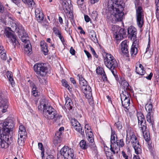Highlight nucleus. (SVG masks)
I'll return each mask as SVG.
<instances>
[{"label": "nucleus", "instance_id": "nucleus-45", "mask_svg": "<svg viewBox=\"0 0 159 159\" xmlns=\"http://www.w3.org/2000/svg\"><path fill=\"white\" fill-rule=\"evenodd\" d=\"M59 136H56L53 140V142L54 144L56 145L60 142V140L59 139Z\"/></svg>", "mask_w": 159, "mask_h": 159}, {"label": "nucleus", "instance_id": "nucleus-64", "mask_svg": "<svg viewBox=\"0 0 159 159\" xmlns=\"http://www.w3.org/2000/svg\"><path fill=\"white\" fill-rule=\"evenodd\" d=\"M62 134L61 132L57 131L56 133V136H60Z\"/></svg>", "mask_w": 159, "mask_h": 159}, {"label": "nucleus", "instance_id": "nucleus-47", "mask_svg": "<svg viewBox=\"0 0 159 159\" xmlns=\"http://www.w3.org/2000/svg\"><path fill=\"white\" fill-rule=\"evenodd\" d=\"M0 57L3 61H5L7 58L6 53H3L0 54Z\"/></svg>", "mask_w": 159, "mask_h": 159}, {"label": "nucleus", "instance_id": "nucleus-20", "mask_svg": "<svg viewBox=\"0 0 159 159\" xmlns=\"http://www.w3.org/2000/svg\"><path fill=\"white\" fill-rule=\"evenodd\" d=\"M96 73L99 75H101L102 76V78L104 81L107 80L106 75L105 74L104 70L102 68L98 67L96 69Z\"/></svg>", "mask_w": 159, "mask_h": 159}, {"label": "nucleus", "instance_id": "nucleus-57", "mask_svg": "<svg viewBox=\"0 0 159 159\" xmlns=\"http://www.w3.org/2000/svg\"><path fill=\"white\" fill-rule=\"evenodd\" d=\"M70 53L72 55H74L75 53V51L72 47H71L70 50Z\"/></svg>", "mask_w": 159, "mask_h": 159}, {"label": "nucleus", "instance_id": "nucleus-58", "mask_svg": "<svg viewBox=\"0 0 159 159\" xmlns=\"http://www.w3.org/2000/svg\"><path fill=\"white\" fill-rule=\"evenodd\" d=\"M152 73H151L148 76H147L146 77V78L148 80H150L152 78Z\"/></svg>", "mask_w": 159, "mask_h": 159}, {"label": "nucleus", "instance_id": "nucleus-43", "mask_svg": "<svg viewBox=\"0 0 159 159\" xmlns=\"http://www.w3.org/2000/svg\"><path fill=\"white\" fill-rule=\"evenodd\" d=\"M70 122L72 127L74 128L78 124L79 122L75 119H72L70 120Z\"/></svg>", "mask_w": 159, "mask_h": 159}, {"label": "nucleus", "instance_id": "nucleus-35", "mask_svg": "<svg viewBox=\"0 0 159 159\" xmlns=\"http://www.w3.org/2000/svg\"><path fill=\"white\" fill-rule=\"evenodd\" d=\"M22 2L29 7L34 5L35 3L33 0H22Z\"/></svg>", "mask_w": 159, "mask_h": 159}, {"label": "nucleus", "instance_id": "nucleus-37", "mask_svg": "<svg viewBox=\"0 0 159 159\" xmlns=\"http://www.w3.org/2000/svg\"><path fill=\"white\" fill-rule=\"evenodd\" d=\"M80 148L82 149H86L88 147V145L86 144V142L84 140H82L80 143Z\"/></svg>", "mask_w": 159, "mask_h": 159}, {"label": "nucleus", "instance_id": "nucleus-38", "mask_svg": "<svg viewBox=\"0 0 159 159\" xmlns=\"http://www.w3.org/2000/svg\"><path fill=\"white\" fill-rule=\"evenodd\" d=\"M11 25L12 28V30H15L17 29H19L21 27L20 25H19V24L17 23L12 22Z\"/></svg>", "mask_w": 159, "mask_h": 159}, {"label": "nucleus", "instance_id": "nucleus-17", "mask_svg": "<svg viewBox=\"0 0 159 159\" xmlns=\"http://www.w3.org/2000/svg\"><path fill=\"white\" fill-rule=\"evenodd\" d=\"M128 32L129 37L131 39L134 40L136 38L137 31L134 27L133 26L129 27L128 29Z\"/></svg>", "mask_w": 159, "mask_h": 159}, {"label": "nucleus", "instance_id": "nucleus-60", "mask_svg": "<svg viewBox=\"0 0 159 159\" xmlns=\"http://www.w3.org/2000/svg\"><path fill=\"white\" fill-rule=\"evenodd\" d=\"M156 16L157 19L159 20V9L156 10Z\"/></svg>", "mask_w": 159, "mask_h": 159}, {"label": "nucleus", "instance_id": "nucleus-40", "mask_svg": "<svg viewBox=\"0 0 159 159\" xmlns=\"http://www.w3.org/2000/svg\"><path fill=\"white\" fill-rule=\"evenodd\" d=\"M134 44V43L133 46H132L131 49V53L132 55H135L137 53V48H135V45Z\"/></svg>", "mask_w": 159, "mask_h": 159}, {"label": "nucleus", "instance_id": "nucleus-28", "mask_svg": "<svg viewBox=\"0 0 159 159\" xmlns=\"http://www.w3.org/2000/svg\"><path fill=\"white\" fill-rule=\"evenodd\" d=\"M11 29L9 27H7L5 29V34L6 36L10 39H11L14 35L11 32Z\"/></svg>", "mask_w": 159, "mask_h": 159}, {"label": "nucleus", "instance_id": "nucleus-3", "mask_svg": "<svg viewBox=\"0 0 159 159\" xmlns=\"http://www.w3.org/2000/svg\"><path fill=\"white\" fill-rule=\"evenodd\" d=\"M124 7V5H121L115 6L113 8H108L111 13V16L113 23H116L118 21H122L124 15L122 12Z\"/></svg>", "mask_w": 159, "mask_h": 159}, {"label": "nucleus", "instance_id": "nucleus-12", "mask_svg": "<svg viewBox=\"0 0 159 159\" xmlns=\"http://www.w3.org/2000/svg\"><path fill=\"white\" fill-rule=\"evenodd\" d=\"M8 107V100L5 98L2 93L0 90V107L1 112L3 113L6 112Z\"/></svg>", "mask_w": 159, "mask_h": 159}, {"label": "nucleus", "instance_id": "nucleus-11", "mask_svg": "<svg viewBox=\"0 0 159 159\" xmlns=\"http://www.w3.org/2000/svg\"><path fill=\"white\" fill-rule=\"evenodd\" d=\"M136 16L137 25L141 28L143 24L144 15L143 10L140 7H139L136 9Z\"/></svg>", "mask_w": 159, "mask_h": 159}, {"label": "nucleus", "instance_id": "nucleus-25", "mask_svg": "<svg viewBox=\"0 0 159 159\" xmlns=\"http://www.w3.org/2000/svg\"><path fill=\"white\" fill-rule=\"evenodd\" d=\"M62 2L61 3L62 8L63 9L66 11H66H69L70 10V7L71 4L69 5L68 2L66 0H62Z\"/></svg>", "mask_w": 159, "mask_h": 159}, {"label": "nucleus", "instance_id": "nucleus-49", "mask_svg": "<svg viewBox=\"0 0 159 159\" xmlns=\"http://www.w3.org/2000/svg\"><path fill=\"white\" fill-rule=\"evenodd\" d=\"M98 15L97 12L96 11H93L91 16L93 19H95L97 17Z\"/></svg>", "mask_w": 159, "mask_h": 159}, {"label": "nucleus", "instance_id": "nucleus-50", "mask_svg": "<svg viewBox=\"0 0 159 159\" xmlns=\"http://www.w3.org/2000/svg\"><path fill=\"white\" fill-rule=\"evenodd\" d=\"M6 53V52L5 50L4 47L0 45V54Z\"/></svg>", "mask_w": 159, "mask_h": 159}, {"label": "nucleus", "instance_id": "nucleus-6", "mask_svg": "<svg viewBox=\"0 0 159 159\" xmlns=\"http://www.w3.org/2000/svg\"><path fill=\"white\" fill-rule=\"evenodd\" d=\"M58 159H77L75 156L74 151L72 149L67 146H64L57 154Z\"/></svg>", "mask_w": 159, "mask_h": 159}, {"label": "nucleus", "instance_id": "nucleus-4", "mask_svg": "<svg viewBox=\"0 0 159 159\" xmlns=\"http://www.w3.org/2000/svg\"><path fill=\"white\" fill-rule=\"evenodd\" d=\"M126 136L127 137L128 136L130 137V141L132 144L136 153L138 154L140 153L141 151V146L139 144V142L137 140L136 136L132 131V128L130 127H128L126 130Z\"/></svg>", "mask_w": 159, "mask_h": 159}, {"label": "nucleus", "instance_id": "nucleus-42", "mask_svg": "<svg viewBox=\"0 0 159 159\" xmlns=\"http://www.w3.org/2000/svg\"><path fill=\"white\" fill-rule=\"evenodd\" d=\"M10 39L13 45L14 46L18 43V41L16 39V36L14 35Z\"/></svg>", "mask_w": 159, "mask_h": 159}, {"label": "nucleus", "instance_id": "nucleus-39", "mask_svg": "<svg viewBox=\"0 0 159 159\" xmlns=\"http://www.w3.org/2000/svg\"><path fill=\"white\" fill-rule=\"evenodd\" d=\"M32 94L34 97H36L38 95V91L37 90V88L36 86L34 84H33L32 85Z\"/></svg>", "mask_w": 159, "mask_h": 159}, {"label": "nucleus", "instance_id": "nucleus-41", "mask_svg": "<svg viewBox=\"0 0 159 159\" xmlns=\"http://www.w3.org/2000/svg\"><path fill=\"white\" fill-rule=\"evenodd\" d=\"M116 143H117V145L119 147V149L120 150V147H122L124 145V142L123 139H120L119 140H116Z\"/></svg>", "mask_w": 159, "mask_h": 159}, {"label": "nucleus", "instance_id": "nucleus-33", "mask_svg": "<svg viewBox=\"0 0 159 159\" xmlns=\"http://www.w3.org/2000/svg\"><path fill=\"white\" fill-rule=\"evenodd\" d=\"M151 113H148L146 116L147 121L152 125L154 124V121L152 116H151Z\"/></svg>", "mask_w": 159, "mask_h": 159}, {"label": "nucleus", "instance_id": "nucleus-2", "mask_svg": "<svg viewBox=\"0 0 159 159\" xmlns=\"http://www.w3.org/2000/svg\"><path fill=\"white\" fill-rule=\"evenodd\" d=\"M38 107L39 110H43L44 116L48 119L56 118L55 120H56L61 117L58 116H57L56 111L49 105L48 101L45 98H43L41 100L40 105Z\"/></svg>", "mask_w": 159, "mask_h": 159}, {"label": "nucleus", "instance_id": "nucleus-10", "mask_svg": "<svg viewBox=\"0 0 159 159\" xmlns=\"http://www.w3.org/2000/svg\"><path fill=\"white\" fill-rule=\"evenodd\" d=\"M129 96V92L126 91H123L122 93L120 94L122 105L127 110L129 109L128 107L130 103Z\"/></svg>", "mask_w": 159, "mask_h": 159}, {"label": "nucleus", "instance_id": "nucleus-31", "mask_svg": "<svg viewBox=\"0 0 159 159\" xmlns=\"http://www.w3.org/2000/svg\"><path fill=\"white\" fill-rule=\"evenodd\" d=\"M79 79V83L81 86V88L83 86H85L88 85L87 81L83 78L81 76L78 75Z\"/></svg>", "mask_w": 159, "mask_h": 159}, {"label": "nucleus", "instance_id": "nucleus-13", "mask_svg": "<svg viewBox=\"0 0 159 159\" xmlns=\"http://www.w3.org/2000/svg\"><path fill=\"white\" fill-rule=\"evenodd\" d=\"M28 38L27 35L25 34L21 36V39L22 41L25 43L24 50L25 53L27 54H29L32 50L31 45Z\"/></svg>", "mask_w": 159, "mask_h": 159}, {"label": "nucleus", "instance_id": "nucleus-30", "mask_svg": "<svg viewBox=\"0 0 159 159\" xmlns=\"http://www.w3.org/2000/svg\"><path fill=\"white\" fill-rule=\"evenodd\" d=\"M74 129L79 132L81 135H83L84 134V130L82 129L80 124L79 123L78 124L73 128Z\"/></svg>", "mask_w": 159, "mask_h": 159}, {"label": "nucleus", "instance_id": "nucleus-1", "mask_svg": "<svg viewBox=\"0 0 159 159\" xmlns=\"http://www.w3.org/2000/svg\"><path fill=\"white\" fill-rule=\"evenodd\" d=\"M13 127L11 122L5 121L0 123V146L2 148H6L11 143L10 132Z\"/></svg>", "mask_w": 159, "mask_h": 159}, {"label": "nucleus", "instance_id": "nucleus-51", "mask_svg": "<svg viewBox=\"0 0 159 159\" xmlns=\"http://www.w3.org/2000/svg\"><path fill=\"white\" fill-rule=\"evenodd\" d=\"M72 104H65V107L68 110H70L72 108V107L71 106Z\"/></svg>", "mask_w": 159, "mask_h": 159}, {"label": "nucleus", "instance_id": "nucleus-48", "mask_svg": "<svg viewBox=\"0 0 159 159\" xmlns=\"http://www.w3.org/2000/svg\"><path fill=\"white\" fill-rule=\"evenodd\" d=\"M53 30L54 34L58 36L61 34L60 31L55 27L53 28Z\"/></svg>", "mask_w": 159, "mask_h": 159}, {"label": "nucleus", "instance_id": "nucleus-63", "mask_svg": "<svg viewBox=\"0 0 159 159\" xmlns=\"http://www.w3.org/2000/svg\"><path fill=\"white\" fill-rule=\"evenodd\" d=\"M58 37L62 43L64 42V39L63 36L61 35V34L59 35Z\"/></svg>", "mask_w": 159, "mask_h": 159}, {"label": "nucleus", "instance_id": "nucleus-21", "mask_svg": "<svg viewBox=\"0 0 159 159\" xmlns=\"http://www.w3.org/2000/svg\"><path fill=\"white\" fill-rule=\"evenodd\" d=\"M136 71L137 74L141 75H143L145 73L143 66L141 64H139L136 66Z\"/></svg>", "mask_w": 159, "mask_h": 159}, {"label": "nucleus", "instance_id": "nucleus-61", "mask_svg": "<svg viewBox=\"0 0 159 159\" xmlns=\"http://www.w3.org/2000/svg\"><path fill=\"white\" fill-rule=\"evenodd\" d=\"M46 159H55V158L52 155H49L47 156Z\"/></svg>", "mask_w": 159, "mask_h": 159}, {"label": "nucleus", "instance_id": "nucleus-46", "mask_svg": "<svg viewBox=\"0 0 159 159\" xmlns=\"http://www.w3.org/2000/svg\"><path fill=\"white\" fill-rule=\"evenodd\" d=\"M61 83L63 86H65L69 90H70V86L67 84V82L65 80H62L61 81Z\"/></svg>", "mask_w": 159, "mask_h": 159}, {"label": "nucleus", "instance_id": "nucleus-8", "mask_svg": "<svg viewBox=\"0 0 159 159\" xmlns=\"http://www.w3.org/2000/svg\"><path fill=\"white\" fill-rule=\"evenodd\" d=\"M111 30L113 32L115 39L117 40H120L126 37L125 30L118 26L114 25L112 27Z\"/></svg>", "mask_w": 159, "mask_h": 159}, {"label": "nucleus", "instance_id": "nucleus-36", "mask_svg": "<svg viewBox=\"0 0 159 159\" xmlns=\"http://www.w3.org/2000/svg\"><path fill=\"white\" fill-rule=\"evenodd\" d=\"M145 108L146 110L148 111V113H151L152 108V104L151 103H147L145 105Z\"/></svg>", "mask_w": 159, "mask_h": 159}, {"label": "nucleus", "instance_id": "nucleus-55", "mask_svg": "<svg viewBox=\"0 0 159 159\" xmlns=\"http://www.w3.org/2000/svg\"><path fill=\"white\" fill-rule=\"evenodd\" d=\"M38 147L41 151L42 150H44V149L43 148V145L41 143H39L38 144Z\"/></svg>", "mask_w": 159, "mask_h": 159}, {"label": "nucleus", "instance_id": "nucleus-16", "mask_svg": "<svg viewBox=\"0 0 159 159\" xmlns=\"http://www.w3.org/2000/svg\"><path fill=\"white\" fill-rule=\"evenodd\" d=\"M121 5H124V3L121 0H108V8H113L115 6Z\"/></svg>", "mask_w": 159, "mask_h": 159}, {"label": "nucleus", "instance_id": "nucleus-52", "mask_svg": "<svg viewBox=\"0 0 159 159\" xmlns=\"http://www.w3.org/2000/svg\"><path fill=\"white\" fill-rule=\"evenodd\" d=\"M66 102L65 104H72V103L71 102V99L68 97L66 98Z\"/></svg>", "mask_w": 159, "mask_h": 159}, {"label": "nucleus", "instance_id": "nucleus-23", "mask_svg": "<svg viewBox=\"0 0 159 159\" xmlns=\"http://www.w3.org/2000/svg\"><path fill=\"white\" fill-rule=\"evenodd\" d=\"M120 84L121 87L124 89V91H128V90H130V87L128 82L125 80H122L121 81Z\"/></svg>", "mask_w": 159, "mask_h": 159}, {"label": "nucleus", "instance_id": "nucleus-29", "mask_svg": "<svg viewBox=\"0 0 159 159\" xmlns=\"http://www.w3.org/2000/svg\"><path fill=\"white\" fill-rule=\"evenodd\" d=\"M6 75L8 79L10 82L12 86L14 84V82L13 80L12 73L11 71H7L6 73Z\"/></svg>", "mask_w": 159, "mask_h": 159}, {"label": "nucleus", "instance_id": "nucleus-26", "mask_svg": "<svg viewBox=\"0 0 159 159\" xmlns=\"http://www.w3.org/2000/svg\"><path fill=\"white\" fill-rule=\"evenodd\" d=\"M40 45L42 48V50L44 52V55H47L48 53V50L47 43L43 41H41L40 43Z\"/></svg>", "mask_w": 159, "mask_h": 159}, {"label": "nucleus", "instance_id": "nucleus-27", "mask_svg": "<svg viewBox=\"0 0 159 159\" xmlns=\"http://www.w3.org/2000/svg\"><path fill=\"white\" fill-rule=\"evenodd\" d=\"M89 37L91 40L95 43L98 42V39L95 32L93 30H91L89 33Z\"/></svg>", "mask_w": 159, "mask_h": 159}, {"label": "nucleus", "instance_id": "nucleus-54", "mask_svg": "<svg viewBox=\"0 0 159 159\" xmlns=\"http://www.w3.org/2000/svg\"><path fill=\"white\" fill-rule=\"evenodd\" d=\"M84 18L85 20L87 22H89L90 20V18L88 15H85L84 16Z\"/></svg>", "mask_w": 159, "mask_h": 159}, {"label": "nucleus", "instance_id": "nucleus-34", "mask_svg": "<svg viewBox=\"0 0 159 159\" xmlns=\"http://www.w3.org/2000/svg\"><path fill=\"white\" fill-rule=\"evenodd\" d=\"M26 136H18V143L21 146L23 145L24 144L25 139Z\"/></svg>", "mask_w": 159, "mask_h": 159}, {"label": "nucleus", "instance_id": "nucleus-18", "mask_svg": "<svg viewBox=\"0 0 159 159\" xmlns=\"http://www.w3.org/2000/svg\"><path fill=\"white\" fill-rule=\"evenodd\" d=\"M85 133L88 141L93 144L94 139L93 135L91 131V128L85 130Z\"/></svg>", "mask_w": 159, "mask_h": 159}, {"label": "nucleus", "instance_id": "nucleus-15", "mask_svg": "<svg viewBox=\"0 0 159 159\" xmlns=\"http://www.w3.org/2000/svg\"><path fill=\"white\" fill-rule=\"evenodd\" d=\"M137 116L140 130L143 131L146 129V121L143 114L141 112H138L137 114Z\"/></svg>", "mask_w": 159, "mask_h": 159}, {"label": "nucleus", "instance_id": "nucleus-5", "mask_svg": "<svg viewBox=\"0 0 159 159\" xmlns=\"http://www.w3.org/2000/svg\"><path fill=\"white\" fill-rule=\"evenodd\" d=\"M104 60L106 66L111 70L113 75L116 77V70L115 68L117 67L118 64L115 59L111 54L107 53Z\"/></svg>", "mask_w": 159, "mask_h": 159}, {"label": "nucleus", "instance_id": "nucleus-22", "mask_svg": "<svg viewBox=\"0 0 159 159\" xmlns=\"http://www.w3.org/2000/svg\"><path fill=\"white\" fill-rule=\"evenodd\" d=\"M27 132L26 130L23 125H20L19 127L18 136H26Z\"/></svg>", "mask_w": 159, "mask_h": 159}, {"label": "nucleus", "instance_id": "nucleus-59", "mask_svg": "<svg viewBox=\"0 0 159 159\" xmlns=\"http://www.w3.org/2000/svg\"><path fill=\"white\" fill-rule=\"evenodd\" d=\"M84 52L88 58H89L90 57H91V54L89 53L86 50H84Z\"/></svg>", "mask_w": 159, "mask_h": 159}, {"label": "nucleus", "instance_id": "nucleus-53", "mask_svg": "<svg viewBox=\"0 0 159 159\" xmlns=\"http://www.w3.org/2000/svg\"><path fill=\"white\" fill-rule=\"evenodd\" d=\"M90 50L92 53V54L93 55H94L95 57H97L98 56L96 54L94 49L91 47H90Z\"/></svg>", "mask_w": 159, "mask_h": 159}, {"label": "nucleus", "instance_id": "nucleus-24", "mask_svg": "<svg viewBox=\"0 0 159 159\" xmlns=\"http://www.w3.org/2000/svg\"><path fill=\"white\" fill-rule=\"evenodd\" d=\"M121 51L124 54H126L128 52L127 44V41L126 40L123 41L121 43Z\"/></svg>", "mask_w": 159, "mask_h": 159}, {"label": "nucleus", "instance_id": "nucleus-7", "mask_svg": "<svg viewBox=\"0 0 159 159\" xmlns=\"http://www.w3.org/2000/svg\"><path fill=\"white\" fill-rule=\"evenodd\" d=\"M34 71L38 76H44L48 73V68L46 64L37 63L34 66Z\"/></svg>", "mask_w": 159, "mask_h": 159}, {"label": "nucleus", "instance_id": "nucleus-19", "mask_svg": "<svg viewBox=\"0 0 159 159\" xmlns=\"http://www.w3.org/2000/svg\"><path fill=\"white\" fill-rule=\"evenodd\" d=\"M36 17L39 22H41L43 19V15L41 10L37 9L35 10Z\"/></svg>", "mask_w": 159, "mask_h": 159}, {"label": "nucleus", "instance_id": "nucleus-9", "mask_svg": "<svg viewBox=\"0 0 159 159\" xmlns=\"http://www.w3.org/2000/svg\"><path fill=\"white\" fill-rule=\"evenodd\" d=\"M116 139H117L116 135L115 134L114 132L112 131L111 138L110 150L113 154L117 153L120 151L117 143H116Z\"/></svg>", "mask_w": 159, "mask_h": 159}, {"label": "nucleus", "instance_id": "nucleus-62", "mask_svg": "<svg viewBox=\"0 0 159 159\" xmlns=\"http://www.w3.org/2000/svg\"><path fill=\"white\" fill-rule=\"evenodd\" d=\"M4 8L0 3V12H2L4 11Z\"/></svg>", "mask_w": 159, "mask_h": 159}, {"label": "nucleus", "instance_id": "nucleus-56", "mask_svg": "<svg viewBox=\"0 0 159 159\" xmlns=\"http://www.w3.org/2000/svg\"><path fill=\"white\" fill-rule=\"evenodd\" d=\"M122 154L125 159H128V156L126 155L124 152L123 151H122Z\"/></svg>", "mask_w": 159, "mask_h": 159}, {"label": "nucleus", "instance_id": "nucleus-14", "mask_svg": "<svg viewBox=\"0 0 159 159\" xmlns=\"http://www.w3.org/2000/svg\"><path fill=\"white\" fill-rule=\"evenodd\" d=\"M82 90L84 94L85 97L88 99L89 104L92 105L93 102L91 87L89 85L83 86L82 87Z\"/></svg>", "mask_w": 159, "mask_h": 159}, {"label": "nucleus", "instance_id": "nucleus-32", "mask_svg": "<svg viewBox=\"0 0 159 159\" xmlns=\"http://www.w3.org/2000/svg\"><path fill=\"white\" fill-rule=\"evenodd\" d=\"M140 131L142 132L143 135L144 139H145V140L147 142L149 141L150 140V136L148 132L146 131V129L143 131L142 130Z\"/></svg>", "mask_w": 159, "mask_h": 159}, {"label": "nucleus", "instance_id": "nucleus-44", "mask_svg": "<svg viewBox=\"0 0 159 159\" xmlns=\"http://www.w3.org/2000/svg\"><path fill=\"white\" fill-rule=\"evenodd\" d=\"M43 77V76H41V77H38L39 81V82L42 84H46L47 83V81Z\"/></svg>", "mask_w": 159, "mask_h": 159}]
</instances>
